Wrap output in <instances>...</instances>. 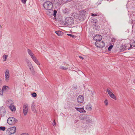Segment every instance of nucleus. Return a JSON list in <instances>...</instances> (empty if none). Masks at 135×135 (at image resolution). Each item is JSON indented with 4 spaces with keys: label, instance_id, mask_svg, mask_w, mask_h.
I'll list each match as a JSON object with an SVG mask.
<instances>
[{
    "label": "nucleus",
    "instance_id": "f257e3e1",
    "mask_svg": "<svg viewBox=\"0 0 135 135\" xmlns=\"http://www.w3.org/2000/svg\"><path fill=\"white\" fill-rule=\"evenodd\" d=\"M65 23H62L63 25L70 27L74 24V20L71 17H67L65 19Z\"/></svg>",
    "mask_w": 135,
    "mask_h": 135
},
{
    "label": "nucleus",
    "instance_id": "f03ea898",
    "mask_svg": "<svg viewBox=\"0 0 135 135\" xmlns=\"http://www.w3.org/2000/svg\"><path fill=\"white\" fill-rule=\"evenodd\" d=\"M47 10V11H46V13L47 15L51 17L52 16H53L54 17H56L57 13L56 10H54L53 11L52 9Z\"/></svg>",
    "mask_w": 135,
    "mask_h": 135
},
{
    "label": "nucleus",
    "instance_id": "7ed1b4c3",
    "mask_svg": "<svg viewBox=\"0 0 135 135\" xmlns=\"http://www.w3.org/2000/svg\"><path fill=\"white\" fill-rule=\"evenodd\" d=\"M43 6L44 8L46 10L51 9L53 7L52 3L49 1L45 2Z\"/></svg>",
    "mask_w": 135,
    "mask_h": 135
},
{
    "label": "nucleus",
    "instance_id": "20e7f679",
    "mask_svg": "<svg viewBox=\"0 0 135 135\" xmlns=\"http://www.w3.org/2000/svg\"><path fill=\"white\" fill-rule=\"evenodd\" d=\"M16 131V128L15 127H11L8 129L6 131V133L10 135L14 133Z\"/></svg>",
    "mask_w": 135,
    "mask_h": 135
},
{
    "label": "nucleus",
    "instance_id": "39448f33",
    "mask_svg": "<svg viewBox=\"0 0 135 135\" xmlns=\"http://www.w3.org/2000/svg\"><path fill=\"white\" fill-rule=\"evenodd\" d=\"M95 44L97 47L101 49L103 48L105 46V44L104 42L101 41L96 42Z\"/></svg>",
    "mask_w": 135,
    "mask_h": 135
},
{
    "label": "nucleus",
    "instance_id": "423d86ee",
    "mask_svg": "<svg viewBox=\"0 0 135 135\" xmlns=\"http://www.w3.org/2000/svg\"><path fill=\"white\" fill-rule=\"evenodd\" d=\"M17 121L16 119L13 117H9L7 119V123L10 125L15 124Z\"/></svg>",
    "mask_w": 135,
    "mask_h": 135
},
{
    "label": "nucleus",
    "instance_id": "0eeeda50",
    "mask_svg": "<svg viewBox=\"0 0 135 135\" xmlns=\"http://www.w3.org/2000/svg\"><path fill=\"white\" fill-rule=\"evenodd\" d=\"M28 107L27 104L24 105L23 107V113L24 115H26L28 111Z\"/></svg>",
    "mask_w": 135,
    "mask_h": 135
},
{
    "label": "nucleus",
    "instance_id": "6e6552de",
    "mask_svg": "<svg viewBox=\"0 0 135 135\" xmlns=\"http://www.w3.org/2000/svg\"><path fill=\"white\" fill-rule=\"evenodd\" d=\"M102 37L100 35H95L93 38V39L96 41H100L102 39Z\"/></svg>",
    "mask_w": 135,
    "mask_h": 135
},
{
    "label": "nucleus",
    "instance_id": "1a4fd4ad",
    "mask_svg": "<svg viewBox=\"0 0 135 135\" xmlns=\"http://www.w3.org/2000/svg\"><path fill=\"white\" fill-rule=\"evenodd\" d=\"M6 110L3 106L0 107V114L2 116H4L6 114Z\"/></svg>",
    "mask_w": 135,
    "mask_h": 135
},
{
    "label": "nucleus",
    "instance_id": "9d476101",
    "mask_svg": "<svg viewBox=\"0 0 135 135\" xmlns=\"http://www.w3.org/2000/svg\"><path fill=\"white\" fill-rule=\"evenodd\" d=\"M5 80L7 82L9 80V70L8 69H7L6 70L5 72Z\"/></svg>",
    "mask_w": 135,
    "mask_h": 135
},
{
    "label": "nucleus",
    "instance_id": "9b49d317",
    "mask_svg": "<svg viewBox=\"0 0 135 135\" xmlns=\"http://www.w3.org/2000/svg\"><path fill=\"white\" fill-rule=\"evenodd\" d=\"M84 98L83 95H79L77 98L78 102L79 103H83L84 101Z\"/></svg>",
    "mask_w": 135,
    "mask_h": 135
},
{
    "label": "nucleus",
    "instance_id": "f8f14e48",
    "mask_svg": "<svg viewBox=\"0 0 135 135\" xmlns=\"http://www.w3.org/2000/svg\"><path fill=\"white\" fill-rule=\"evenodd\" d=\"M31 58L37 65H40V63L38 61L37 59L36 58L35 56H34L33 57H32Z\"/></svg>",
    "mask_w": 135,
    "mask_h": 135
},
{
    "label": "nucleus",
    "instance_id": "ddd939ff",
    "mask_svg": "<svg viewBox=\"0 0 135 135\" xmlns=\"http://www.w3.org/2000/svg\"><path fill=\"white\" fill-rule=\"evenodd\" d=\"M75 109L80 113H85L86 111L83 108H75Z\"/></svg>",
    "mask_w": 135,
    "mask_h": 135
},
{
    "label": "nucleus",
    "instance_id": "4468645a",
    "mask_svg": "<svg viewBox=\"0 0 135 135\" xmlns=\"http://www.w3.org/2000/svg\"><path fill=\"white\" fill-rule=\"evenodd\" d=\"M29 68V69L31 72L32 74L33 75H34L35 74V71L34 70L32 66V65L30 66H28Z\"/></svg>",
    "mask_w": 135,
    "mask_h": 135
},
{
    "label": "nucleus",
    "instance_id": "2eb2a0df",
    "mask_svg": "<svg viewBox=\"0 0 135 135\" xmlns=\"http://www.w3.org/2000/svg\"><path fill=\"white\" fill-rule=\"evenodd\" d=\"M80 15L82 17H84L86 13V11L84 10L80 11Z\"/></svg>",
    "mask_w": 135,
    "mask_h": 135
},
{
    "label": "nucleus",
    "instance_id": "dca6fc26",
    "mask_svg": "<svg viewBox=\"0 0 135 135\" xmlns=\"http://www.w3.org/2000/svg\"><path fill=\"white\" fill-rule=\"evenodd\" d=\"M9 108L13 112V111H15L16 110V108L15 106L12 104H11L10 106H9Z\"/></svg>",
    "mask_w": 135,
    "mask_h": 135
},
{
    "label": "nucleus",
    "instance_id": "f3484780",
    "mask_svg": "<svg viewBox=\"0 0 135 135\" xmlns=\"http://www.w3.org/2000/svg\"><path fill=\"white\" fill-rule=\"evenodd\" d=\"M9 88L8 86L5 85L3 86L2 90V91L3 90L7 91L9 90Z\"/></svg>",
    "mask_w": 135,
    "mask_h": 135
},
{
    "label": "nucleus",
    "instance_id": "a211bd4d",
    "mask_svg": "<svg viewBox=\"0 0 135 135\" xmlns=\"http://www.w3.org/2000/svg\"><path fill=\"white\" fill-rule=\"evenodd\" d=\"M88 115H83L81 116L80 117L81 119L82 120H85L87 118Z\"/></svg>",
    "mask_w": 135,
    "mask_h": 135
},
{
    "label": "nucleus",
    "instance_id": "6ab92c4d",
    "mask_svg": "<svg viewBox=\"0 0 135 135\" xmlns=\"http://www.w3.org/2000/svg\"><path fill=\"white\" fill-rule=\"evenodd\" d=\"M27 52L28 54L30 55L31 58L32 57H33L34 56L31 50H30V49H27Z\"/></svg>",
    "mask_w": 135,
    "mask_h": 135
},
{
    "label": "nucleus",
    "instance_id": "aec40b11",
    "mask_svg": "<svg viewBox=\"0 0 135 135\" xmlns=\"http://www.w3.org/2000/svg\"><path fill=\"white\" fill-rule=\"evenodd\" d=\"M93 28L94 29H95L96 30H99V29L100 27V26L99 25H97L95 24H93Z\"/></svg>",
    "mask_w": 135,
    "mask_h": 135
},
{
    "label": "nucleus",
    "instance_id": "412c9836",
    "mask_svg": "<svg viewBox=\"0 0 135 135\" xmlns=\"http://www.w3.org/2000/svg\"><path fill=\"white\" fill-rule=\"evenodd\" d=\"M31 109L32 111H33L34 113H35L36 112V110L35 108V105H34L33 103L32 104H31Z\"/></svg>",
    "mask_w": 135,
    "mask_h": 135
},
{
    "label": "nucleus",
    "instance_id": "4be33fe9",
    "mask_svg": "<svg viewBox=\"0 0 135 135\" xmlns=\"http://www.w3.org/2000/svg\"><path fill=\"white\" fill-rule=\"evenodd\" d=\"M55 32L59 36H62L63 34V32L59 31H55Z\"/></svg>",
    "mask_w": 135,
    "mask_h": 135
},
{
    "label": "nucleus",
    "instance_id": "5701e85b",
    "mask_svg": "<svg viewBox=\"0 0 135 135\" xmlns=\"http://www.w3.org/2000/svg\"><path fill=\"white\" fill-rule=\"evenodd\" d=\"M86 109L88 110L91 111L92 110V106L90 105V106H89L88 105H87L86 107Z\"/></svg>",
    "mask_w": 135,
    "mask_h": 135
},
{
    "label": "nucleus",
    "instance_id": "b1692460",
    "mask_svg": "<svg viewBox=\"0 0 135 135\" xmlns=\"http://www.w3.org/2000/svg\"><path fill=\"white\" fill-rule=\"evenodd\" d=\"M56 4L58 6L60 5L62 3L61 0H57V1H56Z\"/></svg>",
    "mask_w": 135,
    "mask_h": 135
},
{
    "label": "nucleus",
    "instance_id": "393cba45",
    "mask_svg": "<svg viewBox=\"0 0 135 135\" xmlns=\"http://www.w3.org/2000/svg\"><path fill=\"white\" fill-rule=\"evenodd\" d=\"M26 62L27 63V64L28 65V66H30L32 65V64L30 62V61L28 59H26Z\"/></svg>",
    "mask_w": 135,
    "mask_h": 135
},
{
    "label": "nucleus",
    "instance_id": "a878e982",
    "mask_svg": "<svg viewBox=\"0 0 135 135\" xmlns=\"http://www.w3.org/2000/svg\"><path fill=\"white\" fill-rule=\"evenodd\" d=\"M110 96L112 98L115 100H116V98L115 95L113 93L110 95Z\"/></svg>",
    "mask_w": 135,
    "mask_h": 135
},
{
    "label": "nucleus",
    "instance_id": "bb28decb",
    "mask_svg": "<svg viewBox=\"0 0 135 135\" xmlns=\"http://www.w3.org/2000/svg\"><path fill=\"white\" fill-rule=\"evenodd\" d=\"M63 12L65 14H68L69 12V10L67 8H65L63 10Z\"/></svg>",
    "mask_w": 135,
    "mask_h": 135
},
{
    "label": "nucleus",
    "instance_id": "cd10ccee",
    "mask_svg": "<svg viewBox=\"0 0 135 135\" xmlns=\"http://www.w3.org/2000/svg\"><path fill=\"white\" fill-rule=\"evenodd\" d=\"M107 91L108 93V94L109 96L112 94H113L112 92H111L108 89H107Z\"/></svg>",
    "mask_w": 135,
    "mask_h": 135
},
{
    "label": "nucleus",
    "instance_id": "c85d7f7f",
    "mask_svg": "<svg viewBox=\"0 0 135 135\" xmlns=\"http://www.w3.org/2000/svg\"><path fill=\"white\" fill-rule=\"evenodd\" d=\"M8 56L7 55H3V61H5L6 60L7 58V57Z\"/></svg>",
    "mask_w": 135,
    "mask_h": 135
},
{
    "label": "nucleus",
    "instance_id": "c756f323",
    "mask_svg": "<svg viewBox=\"0 0 135 135\" xmlns=\"http://www.w3.org/2000/svg\"><path fill=\"white\" fill-rule=\"evenodd\" d=\"M60 68L62 70H66L68 69V68H67L66 67H64V66H60Z\"/></svg>",
    "mask_w": 135,
    "mask_h": 135
},
{
    "label": "nucleus",
    "instance_id": "7c9ffc66",
    "mask_svg": "<svg viewBox=\"0 0 135 135\" xmlns=\"http://www.w3.org/2000/svg\"><path fill=\"white\" fill-rule=\"evenodd\" d=\"M31 95L32 97L34 98L36 97L37 96L35 92L33 93Z\"/></svg>",
    "mask_w": 135,
    "mask_h": 135
},
{
    "label": "nucleus",
    "instance_id": "2f4dec72",
    "mask_svg": "<svg viewBox=\"0 0 135 135\" xmlns=\"http://www.w3.org/2000/svg\"><path fill=\"white\" fill-rule=\"evenodd\" d=\"M6 129V128L5 127H2L1 126L0 127V130L2 131H4Z\"/></svg>",
    "mask_w": 135,
    "mask_h": 135
},
{
    "label": "nucleus",
    "instance_id": "473e14b6",
    "mask_svg": "<svg viewBox=\"0 0 135 135\" xmlns=\"http://www.w3.org/2000/svg\"><path fill=\"white\" fill-rule=\"evenodd\" d=\"M113 46L112 45L109 46L108 48V50L109 51H110L111 49L112 48Z\"/></svg>",
    "mask_w": 135,
    "mask_h": 135
},
{
    "label": "nucleus",
    "instance_id": "72a5a7b5",
    "mask_svg": "<svg viewBox=\"0 0 135 135\" xmlns=\"http://www.w3.org/2000/svg\"><path fill=\"white\" fill-rule=\"evenodd\" d=\"M92 120L90 119H88L86 120V122L88 123H90Z\"/></svg>",
    "mask_w": 135,
    "mask_h": 135
},
{
    "label": "nucleus",
    "instance_id": "f704fd0d",
    "mask_svg": "<svg viewBox=\"0 0 135 135\" xmlns=\"http://www.w3.org/2000/svg\"><path fill=\"white\" fill-rule=\"evenodd\" d=\"M104 103H105L106 105H107L108 104V102L107 99H106L104 102Z\"/></svg>",
    "mask_w": 135,
    "mask_h": 135
},
{
    "label": "nucleus",
    "instance_id": "c9c22d12",
    "mask_svg": "<svg viewBox=\"0 0 135 135\" xmlns=\"http://www.w3.org/2000/svg\"><path fill=\"white\" fill-rule=\"evenodd\" d=\"M67 35L68 36L71 37L73 38H74L75 36V35L71 34H67Z\"/></svg>",
    "mask_w": 135,
    "mask_h": 135
},
{
    "label": "nucleus",
    "instance_id": "e433bc0d",
    "mask_svg": "<svg viewBox=\"0 0 135 135\" xmlns=\"http://www.w3.org/2000/svg\"><path fill=\"white\" fill-rule=\"evenodd\" d=\"M3 91H2V90L0 88V95L2 96L3 95Z\"/></svg>",
    "mask_w": 135,
    "mask_h": 135
},
{
    "label": "nucleus",
    "instance_id": "4c0bfd02",
    "mask_svg": "<svg viewBox=\"0 0 135 135\" xmlns=\"http://www.w3.org/2000/svg\"><path fill=\"white\" fill-rule=\"evenodd\" d=\"M21 1L24 4H25L26 3V1L27 0H21Z\"/></svg>",
    "mask_w": 135,
    "mask_h": 135
},
{
    "label": "nucleus",
    "instance_id": "58836bf2",
    "mask_svg": "<svg viewBox=\"0 0 135 135\" xmlns=\"http://www.w3.org/2000/svg\"><path fill=\"white\" fill-rule=\"evenodd\" d=\"M52 124L54 126H56V123L55 122V120H54Z\"/></svg>",
    "mask_w": 135,
    "mask_h": 135
},
{
    "label": "nucleus",
    "instance_id": "ea45409f",
    "mask_svg": "<svg viewBox=\"0 0 135 135\" xmlns=\"http://www.w3.org/2000/svg\"><path fill=\"white\" fill-rule=\"evenodd\" d=\"M91 16H98V15L97 14H94L93 13H91Z\"/></svg>",
    "mask_w": 135,
    "mask_h": 135
},
{
    "label": "nucleus",
    "instance_id": "a19ab883",
    "mask_svg": "<svg viewBox=\"0 0 135 135\" xmlns=\"http://www.w3.org/2000/svg\"><path fill=\"white\" fill-rule=\"evenodd\" d=\"M132 45L134 47H135V41H134L132 44Z\"/></svg>",
    "mask_w": 135,
    "mask_h": 135
},
{
    "label": "nucleus",
    "instance_id": "79ce46f5",
    "mask_svg": "<svg viewBox=\"0 0 135 135\" xmlns=\"http://www.w3.org/2000/svg\"><path fill=\"white\" fill-rule=\"evenodd\" d=\"M20 135H28V134L27 133H24L21 134Z\"/></svg>",
    "mask_w": 135,
    "mask_h": 135
},
{
    "label": "nucleus",
    "instance_id": "37998d69",
    "mask_svg": "<svg viewBox=\"0 0 135 135\" xmlns=\"http://www.w3.org/2000/svg\"><path fill=\"white\" fill-rule=\"evenodd\" d=\"M79 57L80 59H81L82 60H83L84 59L83 57L80 56H79Z\"/></svg>",
    "mask_w": 135,
    "mask_h": 135
},
{
    "label": "nucleus",
    "instance_id": "c03bdc74",
    "mask_svg": "<svg viewBox=\"0 0 135 135\" xmlns=\"http://www.w3.org/2000/svg\"><path fill=\"white\" fill-rule=\"evenodd\" d=\"M132 48V46L131 44H130V47L128 49V50H130Z\"/></svg>",
    "mask_w": 135,
    "mask_h": 135
},
{
    "label": "nucleus",
    "instance_id": "a18cd8bd",
    "mask_svg": "<svg viewBox=\"0 0 135 135\" xmlns=\"http://www.w3.org/2000/svg\"><path fill=\"white\" fill-rule=\"evenodd\" d=\"M125 45H124V46H122L124 48L123 46L125 47Z\"/></svg>",
    "mask_w": 135,
    "mask_h": 135
},
{
    "label": "nucleus",
    "instance_id": "49530a36",
    "mask_svg": "<svg viewBox=\"0 0 135 135\" xmlns=\"http://www.w3.org/2000/svg\"><path fill=\"white\" fill-rule=\"evenodd\" d=\"M91 92L92 94V95H93V93H92V91H91Z\"/></svg>",
    "mask_w": 135,
    "mask_h": 135
},
{
    "label": "nucleus",
    "instance_id": "de8ad7c7",
    "mask_svg": "<svg viewBox=\"0 0 135 135\" xmlns=\"http://www.w3.org/2000/svg\"><path fill=\"white\" fill-rule=\"evenodd\" d=\"M1 27V25H0V28Z\"/></svg>",
    "mask_w": 135,
    "mask_h": 135
},
{
    "label": "nucleus",
    "instance_id": "09e8293b",
    "mask_svg": "<svg viewBox=\"0 0 135 135\" xmlns=\"http://www.w3.org/2000/svg\"><path fill=\"white\" fill-rule=\"evenodd\" d=\"M96 23V22H95V23Z\"/></svg>",
    "mask_w": 135,
    "mask_h": 135
},
{
    "label": "nucleus",
    "instance_id": "8fccbe9b",
    "mask_svg": "<svg viewBox=\"0 0 135 135\" xmlns=\"http://www.w3.org/2000/svg\"><path fill=\"white\" fill-rule=\"evenodd\" d=\"M126 49V47H125V49Z\"/></svg>",
    "mask_w": 135,
    "mask_h": 135
}]
</instances>
